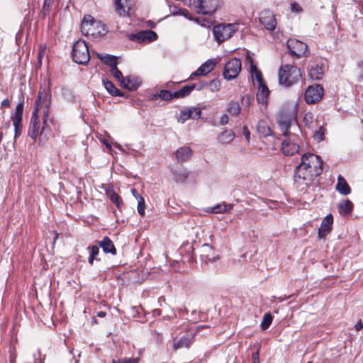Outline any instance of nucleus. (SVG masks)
Instances as JSON below:
<instances>
[{
	"instance_id": "obj_31",
	"label": "nucleus",
	"mask_w": 363,
	"mask_h": 363,
	"mask_svg": "<svg viewBox=\"0 0 363 363\" xmlns=\"http://www.w3.org/2000/svg\"><path fill=\"white\" fill-rule=\"evenodd\" d=\"M257 132L262 136L267 137L272 134V130L267 123L264 121H259L257 125Z\"/></svg>"
},
{
	"instance_id": "obj_26",
	"label": "nucleus",
	"mask_w": 363,
	"mask_h": 363,
	"mask_svg": "<svg viewBox=\"0 0 363 363\" xmlns=\"http://www.w3.org/2000/svg\"><path fill=\"white\" fill-rule=\"evenodd\" d=\"M99 246L103 249L105 253H111L116 255V250L113 242L108 237L104 238V239L99 242Z\"/></svg>"
},
{
	"instance_id": "obj_5",
	"label": "nucleus",
	"mask_w": 363,
	"mask_h": 363,
	"mask_svg": "<svg viewBox=\"0 0 363 363\" xmlns=\"http://www.w3.org/2000/svg\"><path fill=\"white\" fill-rule=\"evenodd\" d=\"M301 77V70L295 65L289 64L283 65L279 71V84L285 87H289L297 83Z\"/></svg>"
},
{
	"instance_id": "obj_39",
	"label": "nucleus",
	"mask_w": 363,
	"mask_h": 363,
	"mask_svg": "<svg viewBox=\"0 0 363 363\" xmlns=\"http://www.w3.org/2000/svg\"><path fill=\"white\" fill-rule=\"evenodd\" d=\"M269 92H257L256 98L258 104L267 106Z\"/></svg>"
},
{
	"instance_id": "obj_12",
	"label": "nucleus",
	"mask_w": 363,
	"mask_h": 363,
	"mask_svg": "<svg viewBox=\"0 0 363 363\" xmlns=\"http://www.w3.org/2000/svg\"><path fill=\"white\" fill-rule=\"evenodd\" d=\"M220 2V0H198L195 7L199 13L212 14L217 10Z\"/></svg>"
},
{
	"instance_id": "obj_46",
	"label": "nucleus",
	"mask_w": 363,
	"mask_h": 363,
	"mask_svg": "<svg viewBox=\"0 0 363 363\" xmlns=\"http://www.w3.org/2000/svg\"><path fill=\"white\" fill-rule=\"evenodd\" d=\"M52 4H53V0H44V3H43V14L45 16L48 13H49Z\"/></svg>"
},
{
	"instance_id": "obj_35",
	"label": "nucleus",
	"mask_w": 363,
	"mask_h": 363,
	"mask_svg": "<svg viewBox=\"0 0 363 363\" xmlns=\"http://www.w3.org/2000/svg\"><path fill=\"white\" fill-rule=\"evenodd\" d=\"M233 205L231 203H219L211 208V212L214 213H222L225 212H228L233 208Z\"/></svg>"
},
{
	"instance_id": "obj_30",
	"label": "nucleus",
	"mask_w": 363,
	"mask_h": 363,
	"mask_svg": "<svg viewBox=\"0 0 363 363\" xmlns=\"http://www.w3.org/2000/svg\"><path fill=\"white\" fill-rule=\"evenodd\" d=\"M106 194L118 208H121L123 204L121 197L115 192L112 188H107L106 189Z\"/></svg>"
},
{
	"instance_id": "obj_59",
	"label": "nucleus",
	"mask_w": 363,
	"mask_h": 363,
	"mask_svg": "<svg viewBox=\"0 0 363 363\" xmlns=\"http://www.w3.org/2000/svg\"><path fill=\"white\" fill-rule=\"evenodd\" d=\"M48 116V111L47 110L45 113H44V125L42 127V130H41V133L44 131L45 130V125H46V118Z\"/></svg>"
},
{
	"instance_id": "obj_33",
	"label": "nucleus",
	"mask_w": 363,
	"mask_h": 363,
	"mask_svg": "<svg viewBox=\"0 0 363 363\" xmlns=\"http://www.w3.org/2000/svg\"><path fill=\"white\" fill-rule=\"evenodd\" d=\"M308 74L311 79L320 80L323 75L322 67L318 65L311 66Z\"/></svg>"
},
{
	"instance_id": "obj_20",
	"label": "nucleus",
	"mask_w": 363,
	"mask_h": 363,
	"mask_svg": "<svg viewBox=\"0 0 363 363\" xmlns=\"http://www.w3.org/2000/svg\"><path fill=\"white\" fill-rule=\"evenodd\" d=\"M216 64L217 60L216 59L208 60L196 70V72L192 74V76L206 75L214 69Z\"/></svg>"
},
{
	"instance_id": "obj_2",
	"label": "nucleus",
	"mask_w": 363,
	"mask_h": 363,
	"mask_svg": "<svg viewBox=\"0 0 363 363\" xmlns=\"http://www.w3.org/2000/svg\"><path fill=\"white\" fill-rule=\"evenodd\" d=\"M298 104L296 101L284 104L281 108L277 115V122L284 135H286L288 131H300L296 123Z\"/></svg>"
},
{
	"instance_id": "obj_13",
	"label": "nucleus",
	"mask_w": 363,
	"mask_h": 363,
	"mask_svg": "<svg viewBox=\"0 0 363 363\" xmlns=\"http://www.w3.org/2000/svg\"><path fill=\"white\" fill-rule=\"evenodd\" d=\"M250 69L254 88L257 89V91H269L264 80L262 72L255 65H252Z\"/></svg>"
},
{
	"instance_id": "obj_56",
	"label": "nucleus",
	"mask_w": 363,
	"mask_h": 363,
	"mask_svg": "<svg viewBox=\"0 0 363 363\" xmlns=\"http://www.w3.org/2000/svg\"><path fill=\"white\" fill-rule=\"evenodd\" d=\"M228 122V116L226 114L223 115L220 118V123L221 125H225Z\"/></svg>"
},
{
	"instance_id": "obj_22",
	"label": "nucleus",
	"mask_w": 363,
	"mask_h": 363,
	"mask_svg": "<svg viewBox=\"0 0 363 363\" xmlns=\"http://www.w3.org/2000/svg\"><path fill=\"white\" fill-rule=\"evenodd\" d=\"M192 155L193 151L189 146L181 147L175 152V157L180 162L189 160L192 157Z\"/></svg>"
},
{
	"instance_id": "obj_23",
	"label": "nucleus",
	"mask_w": 363,
	"mask_h": 363,
	"mask_svg": "<svg viewBox=\"0 0 363 363\" xmlns=\"http://www.w3.org/2000/svg\"><path fill=\"white\" fill-rule=\"evenodd\" d=\"M235 133L233 130L228 129L221 132L217 138L218 142L223 145H227L230 144L235 139Z\"/></svg>"
},
{
	"instance_id": "obj_53",
	"label": "nucleus",
	"mask_w": 363,
	"mask_h": 363,
	"mask_svg": "<svg viewBox=\"0 0 363 363\" xmlns=\"http://www.w3.org/2000/svg\"><path fill=\"white\" fill-rule=\"evenodd\" d=\"M109 94H111L113 97H116V96H121V97H128L127 92H118V91H116V92H108Z\"/></svg>"
},
{
	"instance_id": "obj_64",
	"label": "nucleus",
	"mask_w": 363,
	"mask_h": 363,
	"mask_svg": "<svg viewBox=\"0 0 363 363\" xmlns=\"http://www.w3.org/2000/svg\"><path fill=\"white\" fill-rule=\"evenodd\" d=\"M3 136H4L3 132L0 130V143L1 142V140L3 139Z\"/></svg>"
},
{
	"instance_id": "obj_55",
	"label": "nucleus",
	"mask_w": 363,
	"mask_h": 363,
	"mask_svg": "<svg viewBox=\"0 0 363 363\" xmlns=\"http://www.w3.org/2000/svg\"><path fill=\"white\" fill-rule=\"evenodd\" d=\"M44 82H45V85L43 86V84H41L40 86V90L41 91H48L50 89V82L48 81H47V79H44Z\"/></svg>"
},
{
	"instance_id": "obj_21",
	"label": "nucleus",
	"mask_w": 363,
	"mask_h": 363,
	"mask_svg": "<svg viewBox=\"0 0 363 363\" xmlns=\"http://www.w3.org/2000/svg\"><path fill=\"white\" fill-rule=\"evenodd\" d=\"M215 250L209 244H204L201 247V259L206 262H214L217 259Z\"/></svg>"
},
{
	"instance_id": "obj_32",
	"label": "nucleus",
	"mask_w": 363,
	"mask_h": 363,
	"mask_svg": "<svg viewBox=\"0 0 363 363\" xmlns=\"http://www.w3.org/2000/svg\"><path fill=\"white\" fill-rule=\"evenodd\" d=\"M322 92H305V101L308 104H313L318 102L323 94Z\"/></svg>"
},
{
	"instance_id": "obj_36",
	"label": "nucleus",
	"mask_w": 363,
	"mask_h": 363,
	"mask_svg": "<svg viewBox=\"0 0 363 363\" xmlns=\"http://www.w3.org/2000/svg\"><path fill=\"white\" fill-rule=\"evenodd\" d=\"M115 9L120 16H125L127 13L125 6L122 0H114Z\"/></svg>"
},
{
	"instance_id": "obj_47",
	"label": "nucleus",
	"mask_w": 363,
	"mask_h": 363,
	"mask_svg": "<svg viewBox=\"0 0 363 363\" xmlns=\"http://www.w3.org/2000/svg\"><path fill=\"white\" fill-rule=\"evenodd\" d=\"M138 358H124L119 360H113V363H138Z\"/></svg>"
},
{
	"instance_id": "obj_16",
	"label": "nucleus",
	"mask_w": 363,
	"mask_h": 363,
	"mask_svg": "<svg viewBox=\"0 0 363 363\" xmlns=\"http://www.w3.org/2000/svg\"><path fill=\"white\" fill-rule=\"evenodd\" d=\"M189 92H160L159 94H153L149 97L152 101H169L172 99L184 98L188 95Z\"/></svg>"
},
{
	"instance_id": "obj_1",
	"label": "nucleus",
	"mask_w": 363,
	"mask_h": 363,
	"mask_svg": "<svg viewBox=\"0 0 363 363\" xmlns=\"http://www.w3.org/2000/svg\"><path fill=\"white\" fill-rule=\"evenodd\" d=\"M322 171L323 161L319 156L312 153L304 154L295 169L294 181L300 184L308 185Z\"/></svg>"
},
{
	"instance_id": "obj_18",
	"label": "nucleus",
	"mask_w": 363,
	"mask_h": 363,
	"mask_svg": "<svg viewBox=\"0 0 363 363\" xmlns=\"http://www.w3.org/2000/svg\"><path fill=\"white\" fill-rule=\"evenodd\" d=\"M141 84V79L139 77L131 74L121 81V86L128 91L136 90Z\"/></svg>"
},
{
	"instance_id": "obj_27",
	"label": "nucleus",
	"mask_w": 363,
	"mask_h": 363,
	"mask_svg": "<svg viewBox=\"0 0 363 363\" xmlns=\"http://www.w3.org/2000/svg\"><path fill=\"white\" fill-rule=\"evenodd\" d=\"M172 173L174 174V179L177 182H184L189 176L187 170L184 169L182 167H177L172 170Z\"/></svg>"
},
{
	"instance_id": "obj_34",
	"label": "nucleus",
	"mask_w": 363,
	"mask_h": 363,
	"mask_svg": "<svg viewBox=\"0 0 363 363\" xmlns=\"http://www.w3.org/2000/svg\"><path fill=\"white\" fill-rule=\"evenodd\" d=\"M98 57L106 65H108L111 67H115V65H117V60L116 57L113 55H101L97 54Z\"/></svg>"
},
{
	"instance_id": "obj_9",
	"label": "nucleus",
	"mask_w": 363,
	"mask_h": 363,
	"mask_svg": "<svg viewBox=\"0 0 363 363\" xmlns=\"http://www.w3.org/2000/svg\"><path fill=\"white\" fill-rule=\"evenodd\" d=\"M218 83L219 82L216 79L209 82L199 81L191 84L183 86L176 91H214L218 89Z\"/></svg>"
},
{
	"instance_id": "obj_49",
	"label": "nucleus",
	"mask_w": 363,
	"mask_h": 363,
	"mask_svg": "<svg viewBox=\"0 0 363 363\" xmlns=\"http://www.w3.org/2000/svg\"><path fill=\"white\" fill-rule=\"evenodd\" d=\"M306 91H324L323 87L319 84H314L307 87Z\"/></svg>"
},
{
	"instance_id": "obj_45",
	"label": "nucleus",
	"mask_w": 363,
	"mask_h": 363,
	"mask_svg": "<svg viewBox=\"0 0 363 363\" xmlns=\"http://www.w3.org/2000/svg\"><path fill=\"white\" fill-rule=\"evenodd\" d=\"M145 203L144 199H141L140 201H138V206L137 210L139 214L142 216L145 215Z\"/></svg>"
},
{
	"instance_id": "obj_50",
	"label": "nucleus",
	"mask_w": 363,
	"mask_h": 363,
	"mask_svg": "<svg viewBox=\"0 0 363 363\" xmlns=\"http://www.w3.org/2000/svg\"><path fill=\"white\" fill-rule=\"evenodd\" d=\"M291 9L294 13H300L303 11L301 7L296 2L291 4Z\"/></svg>"
},
{
	"instance_id": "obj_60",
	"label": "nucleus",
	"mask_w": 363,
	"mask_h": 363,
	"mask_svg": "<svg viewBox=\"0 0 363 363\" xmlns=\"http://www.w3.org/2000/svg\"><path fill=\"white\" fill-rule=\"evenodd\" d=\"M10 104V101L9 99H4L1 101V106H9Z\"/></svg>"
},
{
	"instance_id": "obj_44",
	"label": "nucleus",
	"mask_w": 363,
	"mask_h": 363,
	"mask_svg": "<svg viewBox=\"0 0 363 363\" xmlns=\"http://www.w3.org/2000/svg\"><path fill=\"white\" fill-rule=\"evenodd\" d=\"M102 82L106 91H119L117 88L115 87L112 82L106 79H103Z\"/></svg>"
},
{
	"instance_id": "obj_4",
	"label": "nucleus",
	"mask_w": 363,
	"mask_h": 363,
	"mask_svg": "<svg viewBox=\"0 0 363 363\" xmlns=\"http://www.w3.org/2000/svg\"><path fill=\"white\" fill-rule=\"evenodd\" d=\"M80 28L84 35L93 38L104 35L108 32L106 26L99 21H96L91 15L84 16Z\"/></svg>"
},
{
	"instance_id": "obj_63",
	"label": "nucleus",
	"mask_w": 363,
	"mask_h": 363,
	"mask_svg": "<svg viewBox=\"0 0 363 363\" xmlns=\"http://www.w3.org/2000/svg\"><path fill=\"white\" fill-rule=\"evenodd\" d=\"M106 313L104 312V311H100L97 313V316L100 317V318H104L106 316Z\"/></svg>"
},
{
	"instance_id": "obj_29",
	"label": "nucleus",
	"mask_w": 363,
	"mask_h": 363,
	"mask_svg": "<svg viewBox=\"0 0 363 363\" xmlns=\"http://www.w3.org/2000/svg\"><path fill=\"white\" fill-rule=\"evenodd\" d=\"M337 208L341 214L348 215L352 211L353 203L348 199L343 200L338 203Z\"/></svg>"
},
{
	"instance_id": "obj_19",
	"label": "nucleus",
	"mask_w": 363,
	"mask_h": 363,
	"mask_svg": "<svg viewBox=\"0 0 363 363\" xmlns=\"http://www.w3.org/2000/svg\"><path fill=\"white\" fill-rule=\"evenodd\" d=\"M333 223V216L331 214L325 216L321 222L318 229V235L320 239L324 238L332 230Z\"/></svg>"
},
{
	"instance_id": "obj_61",
	"label": "nucleus",
	"mask_w": 363,
	"mask_h": 363,
	"mask_svg": "<svg viewBox=\"0 0 363 363\" xmlns=\"http://www.w3.org/2000/svg\"><path fill=\"white\" fill-rule=\"evenodd\" d=\"M246 59L248 60V62L251 64V66L252 65H253V62H252V57H250V53L249 52H247L246 54Z\"/></svg>"
},
{
	"instance_id": "obj_17",
	"label": "nucleus",
	"mask_w": 363,
	"mask_h": 363,
	"mask_svg": "<svg viewBox=\"0 0 363 363\" xmlns=\"http://www.w3.org/2000/svg\"><path fill=\"white\" fill-rule=\"evenodd\" d=\"M259 21L267 30H274L277 26L274 15L269 11H263L259 14Z\"/></svg>"
},
{
	"instance_id": "obj_43",
	"label": "nucleus",
	"mask_w": 363,
	"mask_h": 363,
	"mask_svg": "<svg viewBox=\"0 0 363 363\" xmlns=\"http://www.w3.org/2000/svg\"><path fill=\"white\" fill-rule=\"evenodd\" d=\"M111 72L120 82L124 79L122 72L118 69L117 65L111 68Z\"/></svg>"
},
{
	"instance_id": "obj_14",
	"label": "nucleus",
	"mask_w": 363,
	"mask_h": 363,
	"mask_svg": "<svg viewBox=\"0 0 363 363\" xmlns=\"http://www.w3.org/2000/svg\"><path fill=\"white\" fill-rule=\"evenodd\" d=\"M201 111L199 108L191 107L184 108L180 111L179 115L177 118V122L179 123H184L189 119L197 120L200 118Z\"/></svg>"
},
{
	"instance_id": "obj_62",
	"label": "nucleus",
	"mask_w": 363,
	"mask_h": 363,
	"mask_svg": "<svg viewBox=\"0 0 363 363\" xmlns=\"http://www.w3.org/2000/svg\"><path fill=\"white\" fill-rule=\"evenodd\" d=\"M103 143L106 145V147L109 150H111V144L106 141V140H103Z\"/></svg>"
},
{
	"instance_id": "obj_54",
	"label": "nucleus",
	"mask_w": 363,
	"mask_h": 363,
	"mask_svg": "<svg viewBox=\"0 0 363 363\" xmlns=\"http://www.w3.org/2000/svg\"><path fill=\"white\" fill-rule=\"evenodd\" d=\"M259 349H257L256 352L252 354V363H259Z\"/></svg>"
},
{
	"instance_id": "obj_15",
	"label": "nucleus",
	"mask_w": 363,
	"mask_h": 363,
	"mask_svg": "<svg viewBox=\"0 0 363 363\" xmlns=\"http://www.w3.org/2000/svg\"><path fill=\"white\" fill-rule=\"evenodd\" d=\"M157 39V34L151 30H142L130 36V40H137L138 43H150Z\"/></svg>"
},
{
	"instance_id": "obj_24",
	"label": "nucleus",
	"mask_w": 363,
	"mask_h": 363,
	"mask_svg": "<svg viewBox=\"0 0 363 363\" xmlns=\"http://www.w3.org/2000/svg\"><path fill=\"white\" fill-rule=\"evenodd\" d=\"M193 337L189 335L181 337L179 340H174L173 347L175 350L181 348H189L193 342Z\"/></svg>"
},
{
	"instance_id": "obj_38",
	"label": "nucleus",
	"mask_w": 363,
	"mask_h": 363,
	"mask_svg": "<svg viewBox=\"0 0 363 363\" xmlns=\"http://www.w3.org/2000/svg\"><path fill=\"white\" fill-rule=\"evenodd\" d=\"M87 249L90 250V255L89 257L88 262L90 264H93L94 260L99 253V248L98 246L94 245L92 247H89Z\"/></svg>"
},
{
	"instance_id": "obj_52",
	"label": "nucleus",
	"mask_w": 363,
	"mask_h": 363,
	"mask_svg": "<svg viewBox=\"0 0 363 363\" xmlns=\"http://www.w3.org/2000/svg\"><path fill=\"white\" fill-rule=\"evenodd\" d=\"M242 134L244 135L247 142L249 143L250 138V132L246 126H244L242 128Z\"/></svg>"
},
{
	"instance_id": "obj_28",
	"label": "nucleus",
	"mask_w": 363,
	"mask_h": 363,
	"mask_svg": "<svg viewBox=\"0 0 363 363\" xmlns=\"http://www.w3.org/2000/svg\"><path fill=\"white\" fill-rule=\"evenodd\" d=\"M23 112V103L20 102L16 106L14 113L12 114L11 116L13 124L22 123Z\"/></svg>"
},
{
	"instance_id": "obj_37",
	"label": "nucleus",
	"mask_w": 363,
	"mask_h": 363,
	"mask_svg": "<svg viewBox=\"0 0 363 363\" xmlns=\"http://www.w3.org/2000/svg\"><path fill=\"white\" fill-rule=\"evenodd\" d=\"M272 315L269 313L264 314L260 325L263 330H267L269 327L272 324Z\"/></svg>"
},
{
	"instance_id": "obj_42",
	"label": "nucleus",
	"mask_w": 363,
	"mask_h": 363,
	"mask_svg": "<svg viewBox=\"0 0 363 363\" xmlns=\"http://www.w3.org/2000/svg\"><path fill=\"white\" fill-rule=\"evenodd\" d=\"M314 139L320 142L323 141L325 138V130L323 127H320L318 130H317L313 134Z\"/></svg>"
},
{
	"instance_id": "obj_58",
	"label": "nucleus",
	"mask_w": 363,
	"mask_h": 363,
	"mask_svg": "<svg viewBox=\"0 0 363 363\" xmlns=\"http://www.w3.org/2000/svg\"><path fill=\"white\" fill-rule=\"evenodd\" d=\"M354 328L357 330H359L363 328V323L361 320H359V321L355 324Z\"/></svg>"
},
{
	"instance_id": "obj_8",
	"label": "nucleus",
	"mask_w": 363,
	"mask_h": 363,
	"mask_svg": "<svg viewBox=\"0 0 363 363\" xmlns=\"http://www.w3.org/2000/svg\"><path fill=\"white\" fill-rule=\"evenodd\" d=\"M236 30L235 24H219L213 28L215 40L220 43L230 38Z\"/></svg>"
},
{
	"instance_id": "obj_11",
	"label": "nucleus",
	"mask_w": 363,
	"mask_h": 363,
	"mask_svg": "<svg viewBox=\"0 0 363 363\" xmlns=\"http://www.w3.org/2000/svg\"><path fill=\"white\" fill-rule=\"evenodd\" d=\"M241 61L238 58H233L225 65L223 75L227 80H230L237 77L241 71Z\"/></svg>"
},
{
	"instance_id": "obj_48",
	"label": "nucleus",
	"mask_w": 363,
	"mask_h": 363,
	"mask_svg": "<svg viewBox=\"0 0 363 363\" xmlns=\"http://www.w3.org/2000/svg\"><path fill=\"white\" fill-rule=\"evenodd\" d=\"M254 100V96L250 94H245L242 97V103L243 105L250 106Z\"/></svg>"
},
{
	"instance_id": "obj_10",
	"label": "nucleus",
	"mask_w": 363,
	"mask_h": 363,
	"mask_svg": "<svg viewBox=\"0 0 363 363\" xmlns=\"http://www.w3.org/2000/svg\"><path fill=\"white\" fill-rule=\"evenodd\" d=\"M286 46L291 55L301 58L308 56V45L296 39H289L287 41Z\"/></svg>"
},
{
	"instance_id": "obj_6",
	"label": "nucleus",
	"mask_w": 363,
	"mask_h": 363,
	"mask_svg": "<svg viewBox=\"0 0 363 363\" xmlns=\"http://www.w3.org/2000/svg\"><path fill=\"white\" fill-rule=\"evenodd\" d=\"M72 57L74 62L81 65L86 64L90 60L88 45L84 40H77L72 47Z\"/></svg>"
},
{
	"instance_id": "obj_40",
	"label": "nucleus",
	"mask_w": 363,
	"mask_h": 363,
	"mask_svg": "<svg viewBox=\"0 0 363 363\" xmlns=\"http://www.w3.org/2000/svg\"><path fill=\"white\" fill-rule=\"evenodd\" d=\"M46 51V45L45 44H40L38 46V63L39 67L42 65V60L45 56Z\"/></svg>"
},
{
	"instance_id": "obj_7",
	"label": "nucleus",
	"mask_w": 363,
	"mask_h": 363,
	"mask_svg": "<svg viewBox=\"0 0 363 363\" xmlns=\"http://www.w3.org/2000/svg\"><path fill=\"white\" fill-rule=\"evenodd\" d=\"M286 138L282 142L281 150L285 155H293L299 150V138L296 133H291L288 131L284 135Z\"/></svg>"
},
{
	"instance_id": "obj_51",
	"label": "nucleus",
	"mask_w": 363,
	"mask_h": 363,
	"mask_svg": "<svg viewBox=\"0 0 363 363\" xmlns=\"http://www.w3.org/2000/svg\"><path fill=\"white\" fill-rule=\"evenodd\" d=\"M14 126V130H15V138L19 136L21 133V128H22V123L20 124H13Z\"/></svg>"
},
{
	"instance_id": "obj_3",
	"label": "nucleus",
	"mask_w": 363,
	"mask_h": 363,
	"mask_svg": "<svg viewBox=\"0 0 363 363\" xmlns=\"http://www.w3.org/2000/svg\"><path fill=\"white\" fill-rule=\"evenodd\" d=\"M50 95L49 92H39L38 99L35 101V108L32 113L30 125L28 128V135L35 140L39 135L40 127V121L38 116L39 109L45 105L47 108L50 104Z\"/></svg>"
},
{
	"instance_id": "obj_41",
	"label": "nucleus",
	"mask_w": 363,
	"mask_h": 363,
	"mask_svg": "<svg viewBox=\"0 0 363 363\" xmlns=\"http://www.w3.org/2000/svg\"><path fill=\"white\" fill-rule=\"evenodd\" d=\"M228 111L233 116H238L240 111V107L238 103L232 102L229 104Z\"/></svg>"
},
{
	"instance_id": "obj_25",
	"label": "nucleus",
	"mask_w": 363,
	"mask_h": 363,
	"mask_svg": "<svg viewBox=\"0 0 363 363\" xmlns=\"http://www.w3.org/2000/svg\"><path fill=\"white\" fill-rule=\"evenodd\" d=\"M336 190L342 195L350 194L351 189L346 180L340 175L337 177V182L335 186Z\"/></svg>"
},
{
	"instance_id": "obj_57",
	"label": "nucleus",
	"mask_w": 363,
	"mask_h": 363,
	"mask_svg": "<svg viewBox=\"0 0 363 363\" xmlns=\"http://www.w3.org/2000/svg\"><path fill=\"white\" fill-rule=\"evenodd\" d=\"M131 193L133 194V196L136 199H138V201H140L141 199H143L137 191V190L135 189H131Z\"/></svg>"
}]
</instances>
